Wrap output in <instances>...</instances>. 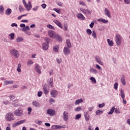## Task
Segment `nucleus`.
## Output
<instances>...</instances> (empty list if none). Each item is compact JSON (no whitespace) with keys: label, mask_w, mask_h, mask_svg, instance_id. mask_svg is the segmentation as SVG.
Listing matches in <instances>:
<instances>
[{"label":"nucleus","mask_w":130,"mask_h":130,"mask_svg":"<svg viewBox=\"0 0 130 130\" xmlns=\"http://www.w3.org/2000/svg\"><path fill=\"white\" fill-rule=\"evenodd\" d=\"M22 3L24 5V7L27 10V11H31V9H32V4L31 3L30 1H29L28 2V4L26 3V1L25 0H22Z\"/></svg>","instance_id":"f257e3e1"},{"label":"nucleus","mask_w":130,"mask_h":130,"mask_svg":"<svg viewBox=\"0 0 130 130\" xmlns=\"http://www.w3.org/2000/svg\"><path fill=\"white\" fill-rule=\"evenodd\" d=\"M115 41L117 46H119V45L121 44V37L119 34H117L116 35L115 37Z\"/></svg>","instance_id":"f03ea898"},{"label":"nucleus","mask_w":130,"mask_h":130,"mask_svg":"<svg viewBox=\"0 0 130 130\" xmlns=\"http://www.w3.org/2000/svg\"><path fill=\"white\" fill-rule=\"evenodd\" d=\"M10 53L16 58H18L20 56V53L16 49H11L10 50Z\"/></svg>","instance_id":"7ed1b4c3"},{"label":"nucleus","mask_w":130,"mask_h":130,"mask_svg":"<svg viewBox=\"0 0 130 130\" xmlns=\"http://www.w3.org/2000/svg\"><path fill=\"white\" fill-rule=\"evenodd\" d=\"M6 119L7 121H12V120H14V114L12 113H8L6 114Z\"/></svg>","instance_id":"20e7f679"},{"label":"nucleus","mask_w":130,"mask_h":130,"mask_svg":"<svg viewBox=\"0 0 130 130\" xmlns=\"http://www.w3.org/2000/svg\"><path fill=\"white\" fill-rule=\"evenodd\" d=\"M14 113L16 116H22L23 115V110L21 108H18L14 111Z\"/></svg>","instance_id":"39448f33"},{"label":"nucleus","mask_w":130,"mask_h":130,"mask_svg":"<svg viewBox=\"0 0 130 130\" xmlns=\"http://www.w3.org/2000/svg\"><path fill=\"white\" fill-rule=\"evenodd\" d=\"M120 94H119L121 95V97L123 100V104H126V101L124 100V98H125V95H124V91L122 89H120Z\"/></svg>","instance_id":"423d86ee"},{"label":"nucleus","mask_w":130,"mask_h":130,"mask_svg":"<svg viewBox=\"0 0 130 130\" xmlns=\"http://www.w3.org/2000/svg\"><path fill=\"white\" fill-rule=\"evenodd\" d=\"M24 122H26V119L21 120L20 121H18L14 123V124H13L12 126L13 127L18 126V125H20V124H22L24 123Z\"/></svg>","instance_id":"0eeeda50"},{"label":"nucleus","mask_w":130,"mask_h":130,"mask_svg":"<svg viewBox=\"0 0 130 130\" xmlns=\"http://www.w3.org/2000/svg\"><path fill=\"white\" fill-rule=\"evenodd\" d=\"M47 114L50 116H53L55 114V111L53 109H49L47 110Z\"/></svg>","instance_id":"6e6552de"},{"label":"nucleus","mask_w":130,"mask_h":130,"mask_svg":"<svg viewBox=\"0 0 130 130\" xmlns=\"http://www.w3.org/2000/svg\"><path fill=\"white\" fill-rule=\"evenodd\" d=\"M63 52L64 55H69L71 53V50H70L69 47L66 46L63 48Z\"/></svg>","instance_id":"1a4fd4ad"},{"label":"nucleus","mask_w":130,"mask_h":130,"mask_svg":"<svg viewBox=\"0 0 130 130\" xmlns=\"http://www.w3.org/2000/svg\"><path fill=\"white\" fill-rule=\"evenodd\" d=\"M62 117L64 121H68L69 120V113L67 111H64Z\"/></svg>","instance_id":"9d476101"},{"label":"nucleus","mask_w":130,"mask_h":130,"mask_svg":"<svg viewBox=\"0 0 130 130\" xmlns=\"http://www.w3.org/2000/svg\"><path fill=\"white\" fill-rule=\"evenodd\" d=\"M84 118L86 121H89L90 119V112L87 111L84 112Z\"/></svg>","instance_id":"9b49d317"},{"label":"nucleus","mask_w":130,"mask_h":130,"mask_svg":"<svg viewBox=\"0 0 130 130\" xmlns=\"http://www.w3.org/2000/svg\"><path fill=\"white\" fill-rule=\"evenodd\" d=\"M81 12L84 15H91L92 14V11L89 9H82L81 10Z\"/></svg>","instance_id":"f8f14e48"},{"label":"nucleus","mask_w":130,"mask_h":130,"mask_svg":"<svg viewBox=\"0 0 130 130\" xmlns=\"http://www.w3.org/2000/svg\"><path fill=\"white\" fill-rule=\"evenodd\" d=\"M48 34L51 38H54L55 37V32L53 30H50L48 31Z\"/></svg>","instance_id":"ddd939ff"},{"label":"nucleus","mask_w":130,"mask_h":130,"mask_svg":"<svg viewBox=\"0 0 130 130\" xmlns=\"http://www.w3.org/2000/svg\"><path fill=\"white\" fill-rule=\"evenodd\" d=\"M40 69V66L39 64H35V70L38 74H41V70Z\"/></svg>","instance_id":"4468645a"},{"label":"nucleus","mask_w":130,"mask_h":130,"mask_svg":"<svg viewBox=\"0 0 130 130\" xmlns=\"http://www.w3.org/2000/svg\"><path fill=\"white\" fill-rule=\"evenodd\" d=\"M43 91L44 94H45V95H47V94H48V93H49V88L48 87H47V86L44 85L43 87Z\"/></svg>","instance_id":"2eb2a0df"},{"label":"nucleus","mask_w":130,"mask_h":130,"mask_svg":"<svg viewBox=\"0 0 130 130\" xmlns=\"http://www.w3.org/2000/svg\"><path fill=\"white\" fill-rule=\"evenodd\" d=\"M104 13H105V15H106L107 17H108V18H111L110 11H109V10H108V9L105 8L104 10Z\"/></svg>","instance_id":"dca6fc26"},{"label":"nucleus","mask_w":130,"mask_h":130,"mask_svg":"<svg viewBox=\"0 0 130 130\" xmlns=\"http://www.w3.org/2000/svg\"><path fill=\"white\" fill-rule=\"evenodd\" d=\"M14 84V81L13 80H4V86H7V85H13Z\"/></svg>","instance_id":"f3484780"},{"label":"nucleus","mask_w":130,"mask_h":130,"mask_svg":"<svg viewBox=\"0 0 130 130\" xmlns=\"http://www.w3.org/2000/svg\"><path fill=\"white\" fill-rule=\"evenodd\" d=\"M95 61H96V62L99 63V64H101V66H102V64H103V62H102V61H101V58H100V57L99 56H96L95 57Z\"/></svg>","instance_id":"a211bd4d"},{"label":"nucleus","mask_w":130,"mask_h":130,"mask_svg":"<svg viewBox=\"0 0 130 130\" xmlns=\"http://www.w3.org/2000/svg\"><path fill=\"white\" fill-rule=\"evenodd\" d=\"M77 17L78 19L81 20L82 21H84L85 19V16L82 14V13H78L77 14Z\"/></svg>","instance_id":"6ab92c4d"},{"label":"nucleus","mask_w":130,"mask_h":130,"mask_svg":"<svg viewBox=\"0 0 130 130\" xmlns=\"http://www.w3.org/2000/svg\"><path fill=\"white\" fill-rule=\"evenodd\" d=\"M57 91L55 90H53L51 91V95L53 98H55L57 96Z\"/></svg>","instance_id":"aec40b11"},{"label":"nucleus","mask_w":130,"mask_h":130,"mask_svg":"<svg viewBox=\"0 0 130 130\" xmlns=\"http://www.w3.org/2000/svg\"><path fill=\"white\" fill-rule=\"evenodd\" d=\"M55 38L56 40H57L58 42H62V38L60 36L58 35V34H56L55 36V38Z\"/></svg>","instance_id":"412c9836"},{"label":"nucleus","mask_w":130,"mask_h":130,"mask_svg":"<svg viewBox=\"0 0 130 130\" xmlns=\"http://www.w3.org/2000/svg\"><path fill=\"white\" fill-rule=\"evenodd\" d=\"M54 23H55V24H56L57 26L59 27V28H60L61 29H62V25H61V23H60V22L58 21V20H54Z\"/></svg>","instance_id":"4be33fe9"},{"label":"nucleus","mask_w":130,"mask_h":130,"mask_svg":"<svg viewBox=\"0 0 130 130\" xmlns=\"http://www.w3.org/2000/svg\"><path fill=\"white\" fill-rule=\"evenodd\" d=\"M42 47L44 50H47L48 49V44L47 43H44L42 44Z\"/></svg>","instance_id":"5701e85b"},{"label":"nucleus","mask_w":130,"mask_h":130,"mask_svg":"<svg viewBox=\"0 0 130 130\" xmlns=\"http://www.w3.org/2000/svg\"><path fill=\"white\" fill-rule=\"evenodd\" d=\"M98 22H102L104 24H107L108 23V20H106L103 18H99L98 19Z\"/></svg>","instance_id":"b1692460"},{"label":"nucleus","mask_w":130,"mask_h":130,"mask_svg":"<svg viewBox=\"0 0 130 130\" xmlns=\"http://www.w3.org/2000/svg\"><path fill=\"white\" fill-rule=\"evenodd\" d=\"M5 14L7 16H10L12 14V9L11 8H8L5 11Z\"/></svg>","instance_id":"393cba45"},{"label":"nucleus","mask_w":130,"mask_h":130,"mask_svg":"<svg viewBox=\"0 0 130 130\" xmlns=\"http://www.w3.org/2000/svg\"><path fill=\"white\" fill-rule=\"evenodd\" d=\"M120 81L123 86H125V79H124V76H122L121 77Z\"/></svg>","instance_id":"a878e982"},{"label":"nucleus","mask_w":130,"mask_h":130,"mask_svg":"<svg viewBox=\"0 0 130 130\" xmlns=\"http://www.w3.org/2000/svg\"><path fill=\"white\" fill-rule=\"evenodd\" d=\"M32 105L34 106H35V107H39V106H40V104L37 101L32 102Z\"/></svg>","instance_id":"bb28decb"},{"label":"nucleus","mask_w":130,"mask_h":130,"mask_svg":"<svg viewBox=\"0 0 130 130\" xmlns=\"http://www.w3.org/2000/svg\"><path fill=\"white\" fill-rule=\"evenodd\" d=\"M83 99H80L79 100H77L75 101V105H78L79 104H80V103H82V102H83Z\"/></svg>","instance_id":"cd10ccee"},{"label":"nucleus","mask_w":130,"mask_h":130,"mask_svg":"<svg viewBox=\"0 0 130 130\" xmlns=\"http://www.w3.org/2000/svg\"><path fill=\"white\" fill-rule=\"evenodd\" d=\"M21 30L23 32H25L26 31H28V30H30V27H29V26L27 25V26H25L24 27L22 28L21 29Z\"/></svg>","instance_id":"c85d7f7f"},{"label":"nucleus","mask_w":130,"mask_h":130,"mask_svg":"<svg viewBox=\"0 0 130 130\" xmlns=\"http://www.w3.org/2000/svg\"><path fill=\"white\" fill-rule=\"evenodd\" d=\"M67 45L69 48L72 47V44H71V40H67L66 41Z\"/></svg>","instance_id":"c756f323"},{"label":"nucleus","mask_w":130,"mask_h":130,"mask_svg":"<svg viewBox=\"0 0 130 130\" xmlns=\"http://www.w3.org/2000/svg\"><path fill=\"white\" fill-rule=\"evenodd\" d=\"M91 35L93 39H97V35H96V31H95V30H92Z\"/></svg>","instance_id":"7c9ffc66"},{"label":"nucleus","mask_w":130,"mask_h":130,"mask_svg":"<svg viewBox=\"0 0 130 130\" xmlns=\"http://www.w3.org/2000/svg\"><path fill=\"white\" fill-rule=\"evenodd\" d=\"M89 71L90 72V73H92V74H95L96 75V74H98V72H97V70L93 69V68H90L89 70Z\"/></svg>","instance_id":"2f4dec72"},{"label":"nucleus","mask_w":130,"mask_h":130,"mask_svg":"<svg viewBox=\"0 0 130 130\" xmlns=\"http://www.w3.org/2000/svg\"><path fill=\"white\" fill-rule=\"evenodd\" d=\"M107 42L110 46H113V41L110 40V39H107Z\"/></svg>","instance_id":"473e14b6"},{"label":"nucleus","mask_w":130,"mask_h":130,"mask_svg":"<svg viewBox=\"0 0 130 130\" xmlns=\"http://www.w3.org/2000/svg\"><path fill=\"white\" fill-rule=\"evenodd\" d=\"M115 110V108L114 107H113L111 110L108 112V114H113V113L114 112Z\"/></svg>","instance_id":"72a5a7b5"},{"label":"nucleus","mask_w":130,"mask_h":130,"mask_svg":"<svg viewBox=\"0 0 130 130\" xmlns=\"http://www.w3.org/2000/svg\"><path fill=\"white\" fill-rule=\"evenodd\" d=\"M35 122L37 124H38V125H41V124H42V121H39L38 119L35 120Z\"/></svg>","instance_id":"f704fd0d"},{"label":"nucleus","mask_w":130,"mask_h":130,"mask_svg":"<svg viewBox=\"0 0 130 130\" xmlns=\"http://www.w3.org/2000/svg\"><path fill=\"white\" fill-rule=\"evenodd\" d=\"M103 113V112L102 111H101L100 110H98L95 112V114L96 115H100V114H102Z\"/></svg>","instance_id":"c9c22d12"},{"label":"nucleus","mask_w":130,"mask_h":130,"mask_svg":"<svg viewBox=\"0 0 130 130\" xmlns=\"http://www.w3.org/2000/svg\"><path fill=\"white\" fill-rule=\"evenodd\" d=\"M9 36H10V39L11 40H14V37H15V34L14 33H11L9 35Z\"/></svg>","instance_id":"e433bc0d"},{"label":"nucleus","mask_w":130,"mask_h":130,"mask_svg":"<svg viewBox=\"0 0 130 130\" xmlns=\"http://www.w3.org/2000/svg\"><path fill=\"white\" fill-rule=\"evenodd\" d=\"M90 81H91L92 82V83H94V84H96V79H95V78L91 77L90 78Z\"/></svg>","instance_id":"4c0bfd02"},{"label":"nucleus","mask_w":130,"mask_h":130,"mask_svg":"<svg viewBox=\"0 0 130 130\" xmlns=\"http://www.w3.org/2000/svg\"><path fill=\"white\" fill-rule=\"evenodd\" d=\"M54 11H55L56 13H57V14H60V13H61V11H60V9L54 8Z\"/></svg>","instance_id":"58836bf2"},{"label":"nucleus","mask_w":130,"mask_h":130,"mask_svg":"<svg viewBox=\"0 0 130 130\" xmlns=\"http://www.w3.org/2000/svg\"><path fill=\"white\" fill-rule=\"evenodd\" d=\"M58 125H53L51 127L52 129H57L58 128Z\"/></svg>","instance_id":"ea45409f"},{"label":"nucleus","mask_w":130,"mask_h":130,"mask_svg":"<svg viewBox=\"0 0 130 130\" xmlns=\"http://www.w3.org/2000/svg\"><path fill=\"white\" fill-rule=\"evenodd\" d=\"M81 117H82V114H77L75 116V119L76 120L80 119V118H81Z\"/></svg>","instance_id":"a19ab883"},{"label":"nucleus","mask_w":130,"mask_h":130,"mask_svg":"<svg viewBox=\"0 0 130 130\" xmlns=\"http://www.w3.org/2000/svg\"><path fill=\"white\" fill-rule=\"evenodd\" d=\"M18 9L19 12H24L25 11V9H24V8H23L21 5L19 6Z\"/></svg>","instance_id":"79ce46f5"},{"label":"nucleus","mask_w":130,"mask_h":130,"mask_svg":"<svg viewBox=\"0 0 130 130\" xmlns=\"http://www.w3.org/2000/svg\"><path fill=\"white\" fill-rule=\"evenodd\" d=\"M23 39L22 37H18L16 39L17 42H21V41H23Z\"/></svg>","instance_id":"37998d69"},{"label":"nucleus","mask_w":130,"mask_h":130,"mask_svg":"<svg viewBox=\"0 0 130 130\" xmlns=\"http://www.w3.org/2000/svg\"><path fill=\"white\" fill-rule=\"evenodd\" d=\"M47 28H49V29H52V30H54V27L52 26L51 24H48L47 25Z\"/></svg>","instance_id":"c03bdc74"},{"label":"nucleus","mask_w":130,"mask_h":130,"mask_svg":"<svg viewBox=\"0 0 130 130\" xmlns=\"http://www.w3.org/2000/svg\"><path fill=\"white\" fill-rule=\"evenodd\" d=\"M4 10L5 8H4V6H3V5H1L0 6V14H2V13H4Z\"/></svg>","instance_id":"a18cd8bd"},{"label":"nucleus","mask_w":130,"mask_h":130,"mask_svg":"<svg viewBox=\"0 0 130 130\" xmlns=\"http://www.w3.org/2000/svg\"><path fill=\"white\" fill-rule=\"evenodd\" d=\"M17 72L21 73V63H19L17 67Z\"/></svg>","instance_id":"49530a36"},{"label":"nucleus","mask_w":130,"mask_h":130,"mask_svg":"<svg viewBox=\"0 0 130 130\" xmlns=\"http://www.w3.org/2000/svg\"><path fill=\"white\" fill-rule=\"evenodd\" d=\"M118 88V83H117V82H116L114 84V88L115 89V90H117Z\"/></svg>","instance_id":"de8ad7c7"},{"label":"nucleus","mask_w":130,"mask_h":130,"mask_svg":"<svg viewBox=\"0 0 130 130\" xmlns=\"http://www.w3.org/2000/svg\"><path fill=\"white\" fill-rule=\"evenodd\" d=\"M82 110V107H77L75 109V111L78 112V111H81Z\"/></svg>","instance_id":"09e8293b"},{"label":"nucleus","mask_w":130,"mask_h":130,"mask_svg":"<svg viewBox=\"0 0 130 130\" xmlns=\"http://www.w3.org/2000/svg\"><path fill=\"white\" fill-rule=\"evenodd\" d=\"M86 32L87 33L88 35H91L92 34V30L89 28L87 29Z\"/></svg>","instance_id":"8fccbe9b"},{"label":"nucleus","mask_w":130,"mask_h":130,"mask_svg":"<svg viewBox=\"0 0 130 130\" xmlns=\"http://www.w3.org/2000/svg\"><path fill=\"white\" fill-rule=\"evenodd\" d=\"M53 50L54 51H55V52H57V51H58V47L57 46H55L53 47Z\"/></svg>","instance_id":"3c124183"},{"label":"nucleus","mask_w":130,"mask_h":130,"mask_svg":"<svg viewBox=\"0 0 130 130\" xmlns=\"http://www.w3.org/2000/svg\"><path fill=\"white\" fill-rule=\"evenodd\" d=\"M48 83L49 84H52V83H53V78H50L48 80Z\"/></svg>","instance_id":"603ef678"},{"label":"nucleus","mask_w":130,"mask_h":130,"mask_svg":"<svg viewBox=\"0 0 130 130\" xmlns=\"http://www.w3.org/2000/svg\"><path fill=\"white\" fill-rule=\"evenodd\" d=\"M115 113H120V110H119V108H116L115 109Z\"/></svg>","instance_id":"864d4df0"},{"label":"nucleus","mask_w":130,"mask_h":130,"mask_svg":"<svg viewBox=\"0 0 130 130\" xmlns=\"http://www.w3.org/2000/svg\"><path fill=\"white\" fill-rule=\"evenodd\" d=\"M105 106V104L104 103H103L102 104H100L99 105V107L100 108H102V107H104Z\"/></svg>","instance_id":"5fc2aeb1"},{"label":"nucleus","mask_w":130,"mask_h":130,"mask_svg":"<svg viewBox=\"0 0 130 130\" xmlns=\"http://www.w3.org/2000/svg\"><path fill=\"white\" fill-rule=\"evenodd\" d=\"M27 64L28 66H31V64H33V61H32V60H29L27 61Z\"/></svg>","instance_id":"6e6d98bb"},{"label":"nucleus","mask_w":130,"mask_h":130,"mask_svg":"<svg viewBox=\"0 0 130 130\" xmlns=\"http://www.w3.org/2000/svg\"><path fill=\"white\" fill-rule=\"evenodd\" d=\"M9 98L11 100H13V99H15V98H16V96L12 94L9 96Z\"/></svg>","instance_id":"4d7b16f0"},{"label":"nucleus","mask_w":130,"mask_h":130,"mask_svg":"<svg viewBox=\"0 0 130 130\" xmlns=\"http://www.w3.org/2000/svg\"><path fill=\"white\" fill-rule=\"evenodd\" d=\"M27 111H28V115L31 114V112H32V108H28Z\"/></svg>","instance_id":"13d9d810"},{"label":"nucleus","mask_w":130,"mask_h":130,"mask_svg":"<svg viewBox=\"0 0 130 130\" xmlns=\"http://www.w3.org/2000/svg\"><path fill=\"white\" fill-rule=\"evenodd\" d=\"M41 96H42V91H38V97H41Z\"/></svg>","instance_id":"bf43d9fd"},{"label":"nucleus","mask_w":130,"mask_h":130,"mask_svg":"<svg viewBox=\"0 0 130 130\" xmlns=\"http://www.w3.org/2000/svg\"><path fill=\"white\" fill-rule=\"evenodd\" d=\"M79 4L81 5V6H84V7L86 6V4H85V2L80 1L79 2Z\"/></svg>","instance_id":"052dcab7"},{"label":"nucleus","mask_w":130,"mask_h":130,"mask_svg":"<svg viewBox=\"0 0 130 130\" xmlns=\"http://www.w3.org/2000/svg\"><path fill=\"white\" fill-rule=\"evenodd\" d=\"M45 40H46V43H47V44H49V42H50V39H49V38H46V39H45Z\"/></svg>","instance_id":"680f3d73"},{"label":"nucleus","mask_w":130,"mask_h":130,"mask_svg":"<svg viewBox=\"0 0 130 130\" xmlns=\"http://www.w3.org/2000/svg\"><path fill=\"white\" fill-rule=\"evenodd\" d=\"M124 2L126 5H129L130 4V0H124Z\"/></svg>","instance_id":"e2e57ef3"},{"label":"nucleus","mask_w":130,"mask_h":130,"mask_svg":"<svg viewBox=\"0 0 130 130\" xmlns=\"http://www.w3.org/2000/svg\"><path fill=\"white\" fill-rule=\"evenodd\" d=\"M94 23L93 22H92L90 24H89V26L91 28H93V27H94Z\"/></svg>","instance_id":"0e129e2a"},{"label":"nucleus","mask_w":130,"mask_h":130,"mask_svg":"<svg viewBox=\"0 0 130 130\" xmlns=\"http://www.w3.org/2000/svg\"><path fill=\"white\" fill-rule=\"evenodd\" d=\"M56 61L57 63H60V62H61V59H59L58 58H57Z\"/></svg>","instance_id":"69168bd1"},{"label":"nucleus","mask_w":130,"mask_h":130,"mask_svg":"<svg viewBox=\"0 0 130 130\" xmlns=\"http://www.w3.org/2000/svg\"><path fill=\"white\" fill-rule=\"evenodd\" d=\"M93 109H94V107L93 106L89 107L88 108L89 111H92V110H93Z\"/></svg>","instance_id":"338daca9"},{"label":"nucleus","mask_w":130,"mask_h":130,"mask_svg":"<svg viewBox=\"0 0 130 130\" xmlns=\"http://www.w3.org/2000/svg\"><path fill=\"white\" fill-rule=\"evenodd\" d=\"M88 130H94V127L92 125L88 126Z\"/></svg>","instance_id":"774afa93"}]
</instances>
